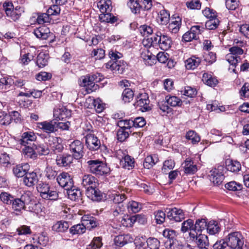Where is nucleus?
I'll list each match as a JSON object with an SVG mask.
<instances>
[{
  "label": "nucleus",
  "mask_w": 249,
  "mask_h": 249,
  "mask_svg": "<svg viewBox=\"0 0 249 249\" xmlns=\"http://www.w3.org/2000/svg\"><path fill=\"white\" fill-rule=\"evenodd\" d=\"M89 172L96 176L107 175L110 172L107 164L99 160H89L86 162Z\"/></svg>",
  "instance_id": "obj_1"
},
{
  "label": "nucleus",
  "mask_w": 249,
  "mask_h": 249,
  "mask_svg": "<svg viewBox=\"0 0 249 249\" xmlns=\"http://www.w3.org/2000/svg\"><path fill=\"white\" fill-rule=\"evenodd\" d=\"M32 196L30 192L24 193L20 197L15 196L11 205L13 210L20 212L21 210H25L26 205H29L32 202Z\"/></svg>",
  "instance_id": "obj_2"
},
{
  "label": "nucleus",
  "mask_w": 249,
  "mask_h": 249,
  "mask_svg": "<svg viewBox=\"0 0 249 249\" xmlns=\"http://www.w3.org/2000/svg\"><path fill=\"white\" fill-rule=\"evenodd\" d=\"M228 247L231 249H242L244 242L243 236L239 232H233L226 237Z\"/></svg>",
  "instance_id": "obj_3"
},
{
  "label": "nucleus",
  "mask_w": 249,
  "mask_h": 249,
  "mask_svg": "<svg viewBox=\"0 0 249 249\" xmlns=\"http://www.w3.org/2000/svg\"><path fill=\"white\" fill-rule=\"evenodd\" d=\"M230 53L227 54L226 59L232 67L235 68L241 60L238 55L243 53V50L238 46H233L229 49Z\"/></svg>",
  "instance_id": "obj_4"
},
{
  "label": "nucleus",
  "mask_w": 249,
  "mask_h": 249,
  "mask_svg": "<svg viewBox=\"0 0 249 249\" xmlns=\"http://www.w3.org/2000/svg\"><path fill=\"white\" fill-rule=\"evenodd\" d=\"M165 212L167 218L172 221L180 222L185 218L183 210L176 207L167 208Z\"/></svg>",
  "instance_id": "obj_5"
},
{
  "label": "nucleus",
  "mask_w": 249,
  "mask_h": 249,
  "mask_svg": "<svg viewBox=\"0 0 249 249\" xmlns=\"http://www.w3.org/2000/svg\"><path fill=\"white\" fill-rule=\"evenodd\" d=\"M70 150L75 159L79 160L83 156V143L79 140L73 141L70 144Z\"/></svg>",
  "instance_id": "obj_6"
},
{
  "label": "nucleus",
  "mask_w": 249,
  "mask_h": 249,
  "mask_svg": "<svg viewBox=\"0 0 249 249\" xmlns=\"http://www.w3.org/2000/svg\"><path fill=\"white\" fill-rule=\"evenodd\" d=\"M61 142V139L60 138L49 136L47 144L50 151H52L54 153L62 152L64 147Z\"/></svg>",
  "instance_id": "obj_7"
},
{
  "label": "nucleus",
  "mask_w": 249,
  "mask_h": 249,
  "mask_svg": "<svg viewBox=\"0 0 249 249\" xmlns=\"http://www.w3.org/2000/svg\"><path fill=\"white\" fill-rule=\"evenodd\" d=\"M86 145L87 148L93 151L98 150L101 147V143L98 138L92 133H89L85 136Z\"/></svg>",
  "instance_id": "obj_8"
},
{
  "label": "nucleus",
  "mask_w": 249,
  "mask_h": 249,
  "mask_svg": "<svg viewBox=\"0 0 249 249\" xmlns=\"http://www.w3.org/2000/svg\"><path fill=\"white\" fill-rule=\"evenodd\" d=\"M203 28L199 25L192 26L190 30L185 33L182 36V40L185 42H190L192 40H196L202 31Z\"/></svg>",
  "instance_id": "obj_9"
},
{
  "label": "nucleus",
  "mask_w": 249,
  "mask_h": 249,
  "mask_svg": "<svg viewBox=\"0 0 249 249\" xmlns=\"http://www.w3.org/2000/svg\"><path fill=\"white\" fill-rule=\"evenodd\" d=\"M58 183L65 190L73 188V182L71 176L66 172L60 174L56 178Z\"/></svg>",
  "instance_id": "obj_10"
},
{
  "label": "nucleus",
  "mask_w": 249,
  "mask_h": 249,
  "mask_svg": "<svg viewBox=\"0 0 249 249\" xmlns=\"http://www.w3.org/2000/svg\"><path fill=\"white\" fill-rule=\"evenodd\" d=\"M149 103L148 94L146 93H140L137 97L134 106L141 107V110L143 112L147 111L151 109L149 106Z\"/></svg>",
  "instance_id": "obj_11"
},
{
  "label": "nucleus",
  "mask_w": 249,
  "mask_h": 249,
  "mask_svg": "<svg viewBox=\"0 0 249 249\" xmlns=\"http://www.w3.org/2000/svg\"><path fill=\"white\" fill-rule=\"evenodd\" d=\"M97 77L93 75H87L82 77V83L81 86L86 87L87 90L93 91L96 89L97 85H95V82H97Z\"/></svg>",
  "instance_id": "obj_12"
},
{
  "label": "nucleus",
  "mask_w": 249,
  "mask_h": 249,
  "mask_svg": "<svg viewBox=\"0 0 249 249\" xmlns=\"http://www.w3.org/2000/svg\"><path fill=\"white\" fill-rule=\"evenodd\" d=\"M106 68L116 74L123 73L125 68V63L121 61H110L106 64Z\"/></svg>",
  "instance_id": "obj_13"
},
{
  "label": "nucleus",
  "mask_w": 249,
  "mask_h": 249,
  "mask_svg": "<svg viewBox=\"0 0 249 249\" xmlns=\"http://www.w3.org/2000/svg\"><path fill=\"white\" fill-rule=\"evenodd\" d=\"M37 127L47 133H53L56 131V121L54 120L45 121L37 123Z\"/></svg>",
  "instance_id": "obj_14"
},
{
  "label": "nucleus",
  "mask_w": 249,
  "mask_h": 249,
  "mask_svg": "<svg viewBox=\"0 0 249 249\" xmlns=\"http://www.w3.org/2000/svg\"><path fill=\"white\" fill-rule=\"evenodd\" d=\"M86 195L89 198L94 201H100L103 198L102 193L96 187V185L88 188Z\"/></svg>",
  "instance_id": "obj_15"
},
{
  "label": "nucleus",
  "mask_w": 249,
  "mask_h": 249,
  "mask_svg": "<svg viewBox=\"0 0 249 249\" xmlns=\"http://www.w3.org/2000/svg\"><path fill=\"white\" fill-rule=\"evenodd\" d=\"M73 158L74 157L70 154H60L56 157V162L59 166L66 167L70 165Z\"/></svg>",
  "instance_id": "obj_16"
},
{
  "label": "nucleus",
  "mask_w": 249,
  "mask_h": 249,
  "mask_svg": "<svg viewBox=\"0 0 249 249\" xmlns=\"http://www.w3.org/2000/svg\"><path fill=\"white\" fill-rule=\"evenodd\" d=\"M210 180L214 185H219L222 182L224 176L219 169L214 168L210 171Z\"/></svg>",
  "instance_id": "obj_17"
},
{
  "label": "nucleus",
  "mask_w": 249,
  "mask_h": 249,
  "mask_svg": "<svg viewBox=\"0 0 249 249\" xmlns=\"http://www.w3.org/2000/svg\"><path fill=\"white\" fill-rule=\"evenodd\" d=\"M36 139V135L33 131H27L23 133L21 138L18 140V143L23 146H26L30 142H34Z\"/></svg>",
  "instance_id": "obj_18"
},
{
  "label": "nucleus",
  "mask_w": 249,
  "mask_h": 249,
  "mask_svg": "<svg viewBox=\"0 0 249 249\" xmlns=\"http://www.w3.org/2000/svg\"><path fill=\"white\" fill-rule=\"evenodd\" d=\"M34 35L38 38L47 39L52 36L53 34L50 32L49 28L43 26L35 30Z\"/></svg>",
  "instance_id": "obj_19"
},
{
  "label": "nucleus",
  "mask_w": 249,
  "mask_h": 249,
  "mask_svg": "<svg viewBox=\"0 0 249 249\" xmlns=\"http://www.w3.org/2000/svg\"><path fill=\"white\" fill-rule=\"evenodd\" d=\"M38 178L36 173L34 172L27 173L23 177V182L28 187L34 186L38 181Z\"/></svg>",
  "instance_id": "obj_20"
},
{
  "label": "nucleus",
  "mask_w": 249,
  "mask_h": 249,
  "mask_svg": "<svg viewBox=\"0 0 249 249\" xmlns=\"http://www.w3.org/2000/svg\"><path fill=\"white\" fill-rule=\"evenodd\" d=\"M97 183V179L91 174H85L82 177L81 184L86 190L88 188L94 187Z\"/></svg>",
  "instance_id": "obj_21"
},
{
  "label": "nucleus",
  "mask_w": 249,
  "mask_h": 249,
  "mask_svg": "<svg viewBox=\"0 0 249 249\" xmlns=\"http://www.w3.org/2000/svg\"><path fill=\"white\" fill-rule=\"evenodd\" d=\"M14 79L11 76H8L0 79V91L6 92L12 87Z\"/></svg>",
  "instance_id": "obj_22"
},
{
  "label": "nucleus",
  "mask_w": 249,
  "mask_h": 249,
  "mask_svg": "<svg viewBox=\"0 0 249 249\" xmlns=\"http://www.w3.org/2000/svg\"><path fill=\"white\" fill-rule=\"evenodd\" d=\"M133 241V238L129 234L119 235L114 238L115 244L119 247H123L125 244Z\"/></svg>",
  "instance_id": "obj_23"
},
{
  "label": "nucleus",
  "mask_w": 249,
  "mask_h": 249,
  "mask_svg": "<svg viewBox=\"0 0 249 249\" xmlns=\"http://www.w3.org/2000/svg\"><path fill=\"white\" fill-rule=\"evenodd\" d=\"M70 226L69 223L64 220L57 221L52 227V230L56 232H64L67 231Z\"/></svg>",
  "instance_id": "obj_24"
},
{
  "label": "nucleus",
  "mask_w": 249,
  "mask_h": 249,
  "mask_svg": "<svg viewBox=\"0 0 249 249\" xmlns=\"http://www.w3.org/2000/svg\"><path fill=\"white\" fill-rule=\"evenodd\" d=\"M127 221H130L131 222L134 221V223L138 222L142 224H145L147 221L145 216L141 214H136L131 217L127 216L126 218H123L121 221L122 224L124 226H127V224L126 223Z\"/></svg>",
  "instance_id": "obj_25"
},
{
  "label": "nucleus",
  "mask_w": 249,
  "mask_h": 249,
  "mask_svg": "<svg viewBox=\"0 0 249 249\" xmlns=\"http://www.w3.org/2000/svg\"><path fill=\"white\" fill-rule=\"evenodd\" d=\"M181 25V19L179 17L172 18L171 22L168 25L169 31L173 34L177 33Z\"/></svg>",
  "instance_id": "obj_26"
},
{
  "label": "nucleus",
  "mask_w": 249,
  "mask_h": 249,
  "mask_svg": "<svg viewBox=\"0 0 249 249\" xmlns=\"http://www.w3.org/2000/svg\"><path fill=\"white\" fill-rule=\"evenodd\" d=\"M183 164L184 172L186 174H194L197 170L196 164L190 159H187Z\"/></svg>",
  "instance_id": "obj_27"
},
{
  "label": "nucleus",
  "mask_w": 249,
  "mask_h": 249,
  "mask_svg": "<svg viewBox=\"0 0 249 249\" xmlns=\"http://www.w3.org/2000/svg\"><path fill=\"white\" fill-rule=\"evenodd\" d=\"M226 167L228 171L236 173L241 170V165L237 160H229L226 162Z\"/></svg>",
  "instance_id": "obj_28"
},
{
  "label": "nucleus",
  "mask_w": 249,
  "mask_h": 249,
  "mask_svg": "<svg viewBox=\"0 0 249 249\" xmlns=\"http://www.w3.org/2000/svg\"><path fill=\"white\" fill-rule=\"evenodd\" d=\"M97 6L102 13L111 12L112 9L110 0H101L98 2Z\"/></svg>",
  "instance_id": "obj_29"
},
{
  "label": "nucleus",
  "mask_w": 249,
  "mask_h": 249,
  "mask_svg": "<svg viewBox=\"0 0 249 249\" xmlns=\"http://www.w3.org/2000/svg\"><path fill=\"white\" fill-rule=\"evenodd\" d=\"M49 59L48 53L40 52L37 56L36 63L39 68H43L48 64Z\"/></svg>",
  "instance_id": "obj_30"
},
{
  "label": "nucleus",
  "mask_w": 249,
  "mask_h": 249,
  "mask_svg": "<svg viewBox=\"0 0 249 249\" xmlns=\"http://www.w3.org/2000/svg\"><path fill=\"white\" fill-rule=\"evenodd\" d=\"M41 197L44 199L55 200L58 198V193L54 188L50 187Z\"/></svg>",
  "instance_id": "obj_31"
},
{
  "label": "nucleus",
  "mask_w": 249,
  "mask_h": 249,
  "mask_svg": "<svg viewBox=\"0 0 249 249\" xmlns=\"http://www.w3.org/2000/svg\"><path fill=\"white\" fill-rule=\"evenodd\" d=\"M201 62V60L198 57L192 56L185 61V67L187 69L194 70L197 68Z\"/></svg>",
  "instance_id": "obj_32"
},
{
  "label": "nucleus",
  "mask_w": 249,
  "mask_h": 249,
  "mask_svg": "<svg viewBox=\"0 0 249 249\" xmlns=\"http://www.w3.org/2000/svg\"><path fill=\"white\" fill-rule=\"evenodd\" d=\"M27 164L18 165L13 168V173L18 178L24 177L27 173Z\"/></svg>",
  "instance_id": "obj_33"
},
{
  "label": "nucleus",
  "mask_w": 249,
  "mask_h": 249,
  "mask_svg": "<svg viewBox=\"0 0 249 249\" xmlns=\"http://www.w3.org/2000/svg\"><path fill=\"white\" fill-rule=\"evenodd\" d=\"M99 19L101 22L110 23H115L118 19L116 17L110 13V12L104 13H101L99 15Z\"/></svg>",
  "instance_id": "obj_34"
},
{
  "label": "nucleus",
  "mask_w": 249,
  "mask_h": 249,
  "mask_svg": "<svg viewBox=\"0 0 249 249\" xmlns=\"http://www.w3.org/2000/svg\"><path fill=\"white\" fill-rule=\"evenodd\" d=\"M71 115V112L70 110L65 107H62L55 109L54 111V116L59 120H63Z\"/></svg>",
  "instance_id": "obj_35"
},
{
  "label": "nucleus",
  "mask_w": 249,
  "mask_h": 249,
  "mask_svg": "<svg viewBox=\"0 0 249 249\" xmlns=\"http://www.w3.org/2000/svg\"><path fill=\"white\" fill-rule=\"evenodd\" d=\"M141 57L143 60L145 65L148 66H152L156 60V56L153 55L150 52L147 51L146 52H142Z\"/></svg>",
  "instance_id": "obj_36"
},
{
  "label": "nucleus",
  "mask_w": 249,
  "mask_h": 249,
  "mask_svg": "<svg viewBox=\"0 0 249 249\" xmlns=\"http://www.w3.org/2000/svg\"><path fill=\"white\" fill-rule=\"evenodd\" d=\"M161 41H160L159 46L163 50H167L169 49L172 43L171 38L166 36L162 35L160 36Z\"/></svg>",
  "instance_id": "obj_37"
},
{
  "label": "nucleus",
  "mask_w": 249,
  "mask_h": 249,
  "mask_svg": "<svg viewBox=\"0 0 249 249\" xmlns=\"http://www.w3.org/2000/svg\"><path fill=\"white\" fill-rule=\"evenodd\" d=\"M22 9L18 6H17L11 11H6V16L14 21H16L20 18Z\"/></svg>",
  "instance_id": "obj_38"
},
{
  "label": "nucleus",
  "mask_w": 249,
  "mask_h": 249,
  "mask_svg": "<svg viewBox=\"0 0 249 249\" xmlns=\"http://www.w3.org/2000/svg\"><path fill=\"white\" fill-rule=\"evenodd\" d=\"M86 228L83 222L71 227L69 229L70 233L72 235L82 234L86 231Z\"/></svg>",
  "instance_id": "obj_39"
},
{
  "label": "nucleus",
  "mask_w": 249,
  "mask_h": 249,
  "mask_svg": "<svg viewBox=\"0 0 249 249\" xmlns=\"http://www.w3.org/2000/svg\"><path fill=\"white\" fill-rule=\"evenodd\" d=\"M66 190L69 198L71 200L76 201L81 199V191L79 189L76 188L75 186H73V188Z\"/></svg>",
  "instance_id": "obj_40"
},
{
  "label": "nucleus",
  "mask_w": 249,
  "mask_h": 249,
  "mask_svg": "<svg viewBox=\"0 0 249 249\" xmlns=\"http://www.w3.org/2000/svg\"><path fill=\"white\" fill-rule=\"evenodd\" d=\"M120 164L123 168L130 170L134 167V160L130 156L126 155L121 160Z\"/></svg>",
  "instance_id": "obj_41"
},
{
  "label": "nucleus",
  "mask_w": 249,
  "mask_h": 249,
  "mask_svg": "<svg viewBox=\"0 0 249 249\" xmlns=\"http://www.w3.org/2000/svg\"><path fill=\"white\" fill-rule=\"evenodd\" d=\"M22 152L27 158L35 159L37 157V154L34 146L33 147L27 145L24 146L22 149Z\"/></svg>",
  "instance_id": "obj_42"
},
{
  "label": "nucleus",
  "mask_w": 249,
  "mask_h": 249,
  "mask_svg": "<svg viewBox=\"0 0 249 249\" xmlns=\"http://www.w3.org/2000/svg\"><path fill=\"white\" fill-rule=\"evenodd\" d=\"M157 19L161 24L165 25L170 20V14L166 10H162L158 14Z\"/></svg>",
  "instance_id": "obj_43"
},
{
  "label": "nucleus",
  "mask_w": 249,
  "mask_h": 249,
  "mask_svg": "<svg viewBox=\"0 0 249 249\" xmlns=\"http://www.w3.org/2000/svg\"><path fill=\"white\" fill-rule=\"evenodd\" d=\"M15 196L8 192H2L0 194V199L5 204L11 205Z\"/></svg>",
  "instance_id": "obj_44"
},
{
  "label": "nucleus",
  "mask_w": 249,
  "mask_h": 249,
  "mask_svg": "<svg viewBox=\"0 0 249 249\" xmlns=\"http://www.w3.org/2000/svg\"><path fill=\"white\" fill-rule=\"evenodd\" d=\"M207 232L209 234L214 235L219 232L220 228L215 221H210L207 227Z\"/></svg>",
  "instance_id": "obj_45"
},
{
  "label": "nucleus",
  "mask_w": 249,
  "mask_h": 249,
  "mask_svg": "<svg viewBox=\"0 0 249 249\" xmlns=\"http://www.w3.org/2000/svg\"><path fill=\"white\" fill-rule=\"evenodd\" d=\"M117 125L120 129H123L128 131L133 127L134 124L132 123V120H121L118 121Z\"/></svg>",
  "instance_id": "obj_46"
},
{
  "label": "nucleus",
  "mask_w": 249,
  "mask_h": 249,
  "mask_svg": "<svg viewBox=\"0 0 249 249\" xmlns=\"http://www.w3.org/2000/svg\"><path fill=\"white\" fill-rule=\"evenodd\" d=\"M82 221L88 228H93L97 226L95 219L93 217L84 215L82 217Z\"/></svg>",
  "instance_id": "obj_47"
},
{
  "label": "nucleus",
  "mask_w": 249,
  "mask_h": 249,
  "mask_svg": "<svg viewBox=\"0 0 249 249\" xmlns=\"http://www.w3.org/2000/svg\"><path fill=\"white\" fill-rule=\"evenodd\" d=\"M133 97L134 92L129 88H125L122 94V100L124 103H129L133 99Z\"/></svg>",
  "instance_id": "obj_48"
},
{
  "label": "nucleus",
  "mask_w": 249,
  "mask_h": 249,
  "mask_svg": "<svg viewBox=\"0 0 249 249\" xmlns=\"http://www.w3.org/2000/svg\"><path fill=\"white\" fill-rule=\"evenodd\" d=\"M158 161L156 155L147 156L143 162V166L147 169L151 168Z\"/></svg>",
  "instance_id": "obj_49"
},
{
  "label": "nucleus",
  "mask_w": 249,
  "mask_h": 249,
  "mask_svg": "<svg viewBox=\"0 0 249 249\" xmlns=\"http://www.w3.org/2000/svg\"><path fill=\"white\" fill-rule=\"evenodd\" d=\"M186 138L191 141L195 144L200 141V136L194 130L189 131L186 134Z\"/></svg>",
  "instance_id": "obj_50"
},
{
  "label": "nucleus",
  "mask_w": 249,
  "mask_h": 249,
  "mask_svg": "<svg viewBox=\"0 0 249 249\" xmlns=\"http://www.w3.org/2000/svg\"><path fill=\"white\" fill-rule=\"evenodd\" d=\"M167 103L171 107H179L182 104L181 100L177 96H173L170 97H166Z\"/></svg>",
  "instance_id": "obj_51"
},
{
  "label": "nucleus",
  "mask_w": 249,
  "mask_h": 249,
  "mask_svg": "<svg viewBox=\"0 0 249 249\" xmlns=\"http://www.w3.org/2000/svg\"><path fill=\"white\" fill-rule=\"evenodd\" d=\"M203 80L205 82L206 84L210 87H214L217 83V80L213 77L211 75H209L208 73H204L203 75Z\"/></svg>",
  "instance_id": "obj_52"
},
{
  "label": "nucleus",
  "mask_w": 249,
  "mask_h": 249,
  "mask_svg": "<svg viewBox=\"0 0 249 249\" xmlns=\"http://www.w3.org/2000/svg\"><path fill=\"white\" fill-rule=\"evenodd\" d=\"M219 23V20L216 17L207 20L205 23V27L208 30H214L218 27Z\"/></svg>",
  "instance_id": "obj_53"
},
{
  "label": "nucleus",
  "mask_w": 249,
  "mask_h": 249,
  "mask_svg": "<svg viewBox=\"0 0 249 249\" xmlns=\"http://www.w3.org/2000/svg\"><path fill=\"white\" fill-rule=\"evenodd\" d=\"M12 121V117L4 112H0V124L7 125L9 124Z\"/></svg>",
  "instance_id": "obj_54"
},
{
  "label": "nucleus",
  "mask_w": 249,
  "mask_h": 249,
  "mask_svg": "<svg viewBox=\"0 0 249 249\" xmlns=\"http://www.w3.org/2000/svg\"><path fill=\"white\" fill-rule=\"evenodd\" d=\"M147 247L150 249H159L160 242L154 237H149L146 240Z\"/></svg>",
  "instance_id": "obj_55"
},
{
  "label": "nucleus",
  "mask_w": 249,
  "mask_h": 249,
  "mask_svg": "<svg viewBox=\"0 0 249 249\" xmlns=\"http://www.w3.org/2000/svg\"><path fill=\"white\" fill-rule=\"evenodd\" d=\"M131 132V131L119 128L117 133L118 140L121 142H124L129 137Z\"/></svg>",
  "instance_id": "obj_56"
},
{
  "label": "nucleus",
  "mask_w": 249,
  "mask_h": 249,
  "mask_svg": "<svg viewBox=\"0 0 249 249\" xmlns=\"http://www.w3.org/2000/svg\"><path fill=\"white\" fill-rule=\"evenodd\" d=\"M208 224L205 219H198L196 221L194 226L195 230H197V232H201L207 229Z\"/></svg>",
  "instance_id": "obj_57"
},
{
  "label": "nucleus",
  "mask_w": 249,
  "mask_h": 249,
  "mask_svg": "<svg viewBox=\"0 0 249 249\" xmlns=\"http://www.w3.org/2000/svg\"><path fill=\"white\" fill-rule=\"evenodd\" d=\"M127 207L129 212H131L134 213L139 212L142 209L141 204L135 201H130L127 204Z\"/></svg>",
  "instance_id": "obj_58"
},
{
  "label": "nucleus",
  "mask_w": 249,
  "mask_h": 249,
  "mask_svg": "<svg viewBox=\"0 0 249 249\" xmlns=\"http://www.w3.org/2000/svg\"><path fill=\"white\" fill-rule=\"evenodd\" d=\"M197 247L209 245V240L207 235L199 233L197 239L195 241Z\"/></svg>",
  "instance_id": "obj_59"
},
{
  "label": "nucleus",
  "mask_w": 249,
  "mask_h": 249,
  "mask_svg": "<svg viewBox=\"0 0 249 249\" xmlns=\"http://www.w3.org/2000/svg\"><path fill=\"white\" fill-rule=\"evenodd\" d=\"M127 5L133 13L136 14L140 12L141 6L138 2V0H129Z\"/></svg>",
  "instance_id": "obj_60"
},
{
  "label": "nucleus",
  "mask_w": 249,
  "mask_h": 249,
  "mask_svg": "<svg viewBox=\"0 0 249 249\" xmlns=\"http://www.w3.org/2000/svg\"><path fill=\"white\" fill-rule=\"evenodd\" d=\"M154 214L157 224H161L165 221L166 214L164 212L158 210L155 212Z\"/></svg>",
  "instance_id": "obj_61"
},
{
  "label": "nucleus",
  "mask_w": 249,
  "mask_h": 249,
  "mask_svg": "<svg viewBox=\"0 0 249 249\" xmlns=\"http://www.w3.org/2000/svg\"><path fill=\"white\" fill-rule=\"evenodd\" d=\"M124 208L120 205L114 204L112 206L110 209V213L113 214L114 217H117L120 215L124 214Z\"/></svg>",
  "instance_id": "obj_62"
},
{
  "label": "nucleus",
  "mask_w": 249,
  "mask_h": 249,
  "mask_svg": "<svg viewBox=\"0 0 249 249\" xmlns=\"http://www.w3.org/2000/svg\"><path fill=\"white\" fill-rule=\"evenodd\" d=\"M101 238L100 237H94L90 244L88 246L87 249H97L102 246Z\"/></svg>",
  "instance_id": "obj_63"
},
{
  "label": "nucleus",
  "mask_w": 249,
  "mask_h": 249,
  "mask_svg": "<svg viewBox=\"0 0 249 249\" xmlns=\"http://www.w3.org/2000/svg\"><path fill=\"white\" fill-rule=\"evenodd\" d=\"M193 228H194V222L193 220L189 219L182 223L181 231L183 232H186Z\"/></svg>",
  "instance_id": "obj_64"
}]
</instances>
